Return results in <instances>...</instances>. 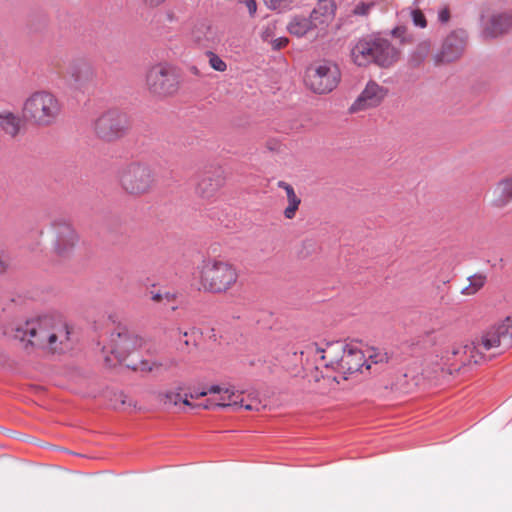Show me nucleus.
Returning a JSON list of instances; mask_svg holds the SVG:
<instances>
[{
    "mask_svg": "<svg viewBox=\"0 0 512 512\" xmlns=\"http://www.w3.org/2000/svg\"><path fill=\"white\" fill-rule=\"evenodd\" d=\"M71 328L56 315H39L27 319L14 328V338L26 345L48 353H61L71 344Z\"/></svg>",
    "mask_w": 512,
    "mask_h": 512,
    "instance_id": "nucleus-1",
    "label": "nucleus"
},
{
    "mask_svg": "<svg viewBox=\"0 0 512 512\" xmlns=\"http://www.w3.org/2000/svg\"><path fill=\"white\" fill-rule=\"evenodd\" d=\"M305 353L308 356H314L320 360V365L326 372H335L338 375L322 373L324 380L340 383L341 380H347L349 374H353L362 370L370 369V365L366 359V354L357 345L345 344L340 341L328 343L324 348L318 347L317 344L307 346Z\"/></svg>",
    "mask_w": 512,
    "mask_h": 512,
    "instance_id": "nucleus-2",
    "label": "nucleus"
},
{
    "mask_svg": "<svg viewBox=\"0 0 512 512\" xmlns=\"http://www.w3.org/2000/svg\"><path fill=\"white\" fill-rule=\"evenodd\" d=\"M512 345V314L489 327L479 339L465 345L454 346L450 355L469 353L463 361L478 364L484 360V352L493 348H508Z\"/></svg>",
    "mask_w": 512,
    "mask_h": 512,
    "instance_id": "nucleus-3",
    "label": "nucleus"
},
{
    "mask_svg": "<svg viewBox=\"0 0 512 512\" xmlns=\"http://www.w3.org/2000/svg\"><path fill=\"white\" fill-rule=\"evenodd\" d=\"M200 288L212 294H225L238 283L239 270L229 261L209 258L196 268Z\"/></svg>",
    "mask_w": 512,
    "mask_h": 512,
    "instance_id": "nucleus-4",
    "label": "nucleus"
},
{
    "mask_svg": "<svg viewBox=\"0 0 512 512\" xmlns=\"http://www.w3.org/2000/svg\"><path fill=\"white\" fill-rule=\"evenodd\" d=\"M62 112L58 97L48 90L30 93L21 107L22 118L37 128H48L57 123Z\"/></svg>",
    "mask_w": 512,
    "mask_h": 512,
    "instance_id": "nucleus-5",
    "label": "nucleus"
},
{
    "mask_svg": "<svg viewBox=\"0 0 512 512\" xmlns=\"http://www.w3.org/2000/svg\"><path fill=\"white\" fill-rule=\"evenodd\" d=\"M144 344V339L135 332L120 329L111 333L109 342L103 348L107 354L105 360L109 365L125 363L126 366L129 361H140L135 355Z\"/></svg>",
    "mask_w": 512,
    "mask_h": 512,
    "instance_id": "nucleus-6",
    "label": "nucleus"
},
{
    "mask_svg": "<svg viewBox=\"0 0 512 512\" xmlns=\"http://www.w3.org/2000/svg\"><path fill=\"white\" fill-rule=\"evenodd\" d=\"M117 180L122 190L131 196L146 195L155 185L153 170L142 162H131L120 167Z\"/></svg>",
    "mask_w": 512,
    "mask_h": 512,
    "instance_id": "nucleus-7",
    "label": "nucleus"
},
{
    "mask_svg": "<svg viewBox=\"0 0 512 512\" xmlns=\"http://www.w3.org/2000/svg\"><path fill=\"white\" fill-rule=\"evenodd\" d=\"M51 251L60 258L70 257L76 250L80 236L71 222L57 219L51 223Z\"/></svg>",
    "mask_w": 512,
    "mask_h": 512,
    "instance_id": "nucleus-8",
    "label": "nucleus"
},
{
    "mask_svg": "<svg viewBox=\"0 0 512 512\" xmlns=\"http://www.w3.org/2000/svg\"><path fill=\"white\" fill-rule=\"evenodd\" d=\"M338 66L330 61L311 65L305 76L306 85L315 93L325 94L334 90L340 81Z\"/></svg>",
    "mask_w": 512,
    "mask_h": 512,
    "instance_id": "nucleus-9",
    "label": "nucleus"
},
{
    "mask_svg": "<svg viewBox=\"0 0 512 512\" xmlns=\"http://www.w3.org/2000/svg\"><path fill=\"white\" fill-rule=\"evenodd\" d=\"M130 127L126 113L110 109L102 113L94 123L97 136L105 141H113L126 134Z\"/></svg>",
    "mask_w": 512,
    "mask_h": 512,
    "instance_id": "nucleus-10",
    "label": "nucleus"
},
{
    "mask_svg": "<svg viewBox=\"0 0 512 512\" xmlns=\"http://www.w3.org/2000/svg\"><path fill=\"white\" fill-rule=\"evenodd\" d=\"M146 85L149 91L158 96L175 94L180 85L175 70L167 64H157L151 67L146 75Z\"/></svg>",
    "mask_w": 512,
    "mask_h": 512,
    "instance_id": "nucleus-11",
    "label": "nucleus"
},
{
    "mask_svg": "<svg viewBox=\"0 0 512 512\" xmlns=\"http://www.w3.org/2000/svg\"><path fill=\"white\" fill-rule=\"evenodd\" d=\"M388 94V89L370 80L357 99L350 106L351 113L365 111L379 106Z\"/></svg>",
    "mask_w": 512,
    "mask_h": 512,
    "instance_id": "nucleus-12",
    "label": "nucleus"
},
{
    "mask_svg": "<svg viewBox=\"0 0 512 512\" xmlns=\"http://www.w3.org/2000/svg\"><path fill=\"white\" fill-rule=\"evenodd\" d=\"M95 77L93 67L83 60L73 61L68 68L67 81L75 90H87L93 85Z\"/></svg>",
    "mask_w": 512,
    "mask_h": 512,
    "instance_id": "nucleus-13",
    "label": "nucleus"
},
{
    "mask_svg": "<svg viewBox=\"0 0 512 512\" xmlns=\"http://www.w3.org/2000/svg\"><path fill=\"white\" fill-rule=\"evenodd\" d=\"M466 33L462 30L454 31L444 40L442 50L436 57L437 62H452L463 54L466 47Z\"/></svg>",
    "mask_w": 512,
    "mask_h": 512,
    "instance_id": "nucleus-14",
    "label": "nucleus"
},
{
    "mask_svg": "<svg viewBox=\"0 0 512 512\" xmlns=\"http://www.w3.org/2000/svg\"><path fill=\"white\" fill-rule=\"evenodd\" d=\"M512 203V173L500 178L489 192V205L494 210H503Z\"/></svg>",
    "mask_w": 512,
    "mask_h": 512,
    "instance_id": "nucleus-15",
    "label": "nucleus"
},
{
    "mask_svg": "<svg viewBox=\"0 0 512 512\" xmlns=\"http://www.w3.org/2000/svg\"><path fill=\"white\" fill-rule=\"evenodd\" d=\"M225 176L221 167H214L205 171L200 177L196 192L202 198H210L224 185Z\"/></svg>",
    "mask_w": 512,
    "mask_h": 512,
    "instance_id": "nucleus-16",
    "label": "nucleus"
},
{
    "mask_svg": "<svg viewBox=\"0 0 512 512\" xmlns=\"http://www.w3.org/2000/svg\"><path fill=\"white\" fill-rule=\"evenodd\" d=\"M512 27L510 13H493L483 23V34L488 38H495L507 33Z\"/></svg>",
    "mask_w": 512,
    "mask_h": 512,
    "instance_id": "nucleus-17",
    "label": "nucleus"
},
{
    "mask_svg": "<svg viewBox=\"0 0 512 512\" xmlns=\"http://www.w3.org/2000/svg\"><path fill=\"white\" fill-rule=\"evenodd\" d=\"M374 63L381 67H389L398 61L400 52L385 39H376Z\"/></svg>",
    "mask_w": 512,
    "mask_h": 512,
    "instance_id": "nucleus-18",
    "label": "nucleus"
},
{
    "mask_svg": "<svg viewBox=\"0 0 512 512\" xmlns=\"http://www.w3.org/2000/svg\"><path fill=\"white\" fill-rule=\"evenodd\" d=\"M178 366V361L175 358H161L159 360L151 361L141 359L140 361H129L128 368L140 372H157L162 370H170Z\"/></svg>",
    "mask_w": 512,
    "mask_h": 512,
    "instance_id": "nucleus-19",
    "label": "nucleus"
},
{
    "mask_svg": "<svg viewBox=\"0 0 512 512\" xmlns=\"http://www.w3.org/2000/svg\"><path fill=\"white\" fill-rule=\"evenodd\" d=\"M376 39L359 40L351 50L353 62L358 66H366L374 62V49L376 48Z\"/></svg>",
    "mask_w": 512,
    "mask_h": 512,
    "instance_id": "nucleus-20",
    "label": "nucleus"
},
{
    "mask_svg": "<svg viewBox=\"0 0 512 512\" xmlns=\"http://www.w3.org/2000/svg\"><path fill=\"white\" fill-rule=\"evenodd\" d=\"M21 117L11 110H0V131L10 138H16L22 129Z\"/></svg>",
    "mask_w": 512,
    "mask_h": 512,
    "instance_id": "nucleus-21",
    "label": "nucleus"
},
{
    "mask_svg": "<svg viewBox=\"0 0 512 512\" xmlns=\"http://www.w3.org/2000/svg\"><path fill=\"white\" fill-rule=\"evenodd\" d=\"M209 391L211 394L218 395L215 402L217 407H243L242 403L236 399L238 396L231 386L211 385Z\"/></svg>",
    "mask_w": 512,
    "mask_h": 512,
    "instance_id": "nucleus-22",
    "label": "nucleus"
},
{
    "mask_svg": "<svg viewBox=\"0 0 512 512\" xmlns=\"http://www.w3.org/2000/svg\"><path fill=\"white\" fill-rule=\"evenodd\" d=\"M336 6L334 1H324L318 3L311 13L314 27L325 26L330 23L335 15Z\"/></svg>",
    "mask_w": 512,
    "mask_h": 512,
    "instance_id": "nucleus-23",
    "label": "nucleus"
},
{
    "mask_svg": "<svg viewBox=\"0 0 512 512\" xmlns=\"http://www.w3.org/2000/svg\"><path fill=\"white\" fill-rule=\"evenodd\" d=\"M277 186L283 189L286 193L288 205L284 209L283 214L286 219L291 220L296 216V212L298 211L299 206L301 204V199L300 197L297 196L293 186L290 185L289 183L285 181H279L277 183Z\"/></svg>",
    "mask_w": 512,
    "mask_h": 512,
    "instance_id": "nucleus-24",
    "label": "nucleus"
},
{
    "mask_svg": "<svg viewBox=\"0 0 512 512\" xmlns=\"http://www.w3.org/2000/svg\"><path fill=\"white\" fill-rule=\"evenodd\" d=\"M183 391L184 387L178 384L163 391H159L156 397L163 406L167 408L176 407L181 403Z\"/></svg>",
    "mask_w": 512,
    "mask_h": 512,
    "instance_id": "nucleus-25",
    "label": "nucleus"
},
{
    "mask_svg": "<svg viewBox=\"0 0 512 512\" xmlns=\"http://www.w3.org/2000/svg\"><path fill=\"white\" fill-rule=\"evenodd\" d=\"M312 27H314V21H312L311 17L310 19L295 17L288 24L287 29L290 34L301 37L310 31Z\"/></svg>",
    "mask_w": 512,
    "mask_h": 512,
    "instance_id": "nucleus-26",
    "label": "nucleus"
},
{
    "mask_svg": "<svg viewBox=\"0 0 512 512\" xmlns=\"http://www.w3.org/2000/svg\"><path fill=\"white\" fill-rule=\"evenodd\" d=\"M468 282V285L462 288L461 293L464 295H474L484 286L486 276L475 274L468 278Z\"/></svg>",
    "mask_w": 512,
    "mask_h": 512,
    "instance_id": "nucleus-27",
    "label": "nucleus"
},
{
    "mask_svg": "<svg viewBox=\"0 0 512 512\" xmlns=\"http://www.w3.org/2000/svg\"><path fill=\"white\" fill-rule=\"evenodd\" d=\"M366 359L368 361V364L371 366V364H378V363H385L388 361L389 357L388 354L381 350H376L374 348H370L366 351Z\"/></svg>",
    "mask_w": 512,
    "mask_h": 512,
    "instance_id": "nucleus-28",
    "label": "nucleus"
},
{
    "mask_svg": "<svg viewBox=\"0 0 512 512\" xmlns=\"http://www.w3.org/2000/svg\"><path fill=\"white\" fill-rule=\"evenodd\" d=\"M374 2H358L351 9L350 15L356 17H366L370 13L371 9L374 7Z\"/></svg>",
    "mask_w": 512,
    "mask_h": 512,
    "instance_id": "nucleus-29",
    "label": "nucleus"
},
{
    "mask_svg": "<svg viewBox=\"0 0 512 512\" xmlns=\"http://www.w3.org/2000/svg\"><path fill=\"white\" fill-rule=\"evenodd\" d=\"M210 31V27L204 23H198L194 25L191 35L192 38L198 42L201 43L202 41L207 39V34Z\"/></svg>",
    "mask_w": 512,
    "mask_h": 512,
    "instance_id": "nucleus-30",
    "label": "nucleus"
},
{
    "mask_svg": "<svg viewBox=\"0 0 512 512\" xmlns=\"http://www.w3.org/2000/svg\"><path fill=\"white\" fill-rule=\"evenodd\" d=\"M209 65L212 69L218 72H224L227 69V64L215 53L208 52Z\"/></svg>",
    "mask_w": 512,
    "mask_h": 512,
    "instance_id": "nucleus-31",
    "label": "nucleus"
},
{
    "mask_svg": "<svg viewBox=\"0 0 512 512\" xmlns=\"http://www.w3.org/2000/svg\"><path fill=\"white\" fill-rule=\"evenodd\" d=\"M265 5L270 9H285L290 6L293 0H263Z\"/></svg>",
    "mask_w": 512,
    "mask_h": 512,
    "instance_id": "nucleus-32",
    "label": "nucleus"
},
{
    "mask_svg": "<svg viewBox=\"0 0 512 512\" xmlns=\"http://www.w3.org/2000/svg\"><path fill=\"white\" fill-rule=\"evenodd\" d=\"M314 361L316 362V366H315V372L311 374V378H309V381H312V379L315 381V382H319L320 379H324L321 375H322V371H323V374L326 375V373L330 374L329 372H326V370L320 365V360L315 358L314 356H312Z\"/></svg>",
    "mask_w": 512,
    "mask_h": 512,
    "instance_id": "nucleus-33",
    "label": "nucleus"
},
{
    "mask_svg": "<svg viewBox=\"0 0 512 512\" xmlns=\"http://www.w3.org/2000/svg\"><path fill=\"white\" fill-rule=\"evenodd\" d=\"M151 299L154 301V302H166V303H170V302H173L174 300V297L173 295L169 294V293H160V292H152V296H151Z\"/></svg>",
    "mask_w": 512,
    "mask_h": 512,
    "instance_id": "nucleus-34",
    "label": "nucleus"
},
{
    "mask_svg": "<svg viewBox=\"0 0 512 512\" xmlns=\"http://www.w3.org/2000/svg\"><path fill=\"white\" fill-rule=\"evenodd\" d=\"M412 19L416 26L424 28L427 25L425 16L420 10L412 11Z\"/></svg>",
    "mask_w": 512,
    "mask_h": 512,
    "instance_id": "nucleus-35",
    "label": "nucleus"
},
{
    "mask_svg": "<svg viewBox=\"0 0 512 512\" xmlns=\"http://www.w3.org/2000/svg\"><path fill=\"white\" fill-rule=\"evenodd\" d=\"M469 353H463V352H459L457 353V355H451V357H447L448 360H451L452 358H455L456 362L453 363L454 366H456L457 368H460L461 366H465V365H469V364H472L473 362H465L463 361L464 357H467Z\"/></svg>",
    "mask_w": 512,
    "mask_h": 512,
    "instance_id": "nucleus-36",
    "label": "nucleus"
},
{
    "mask_svg": "<svg viewBox=\"0 0 512 512\" xmlns=\"http://www.w3.org/2000/svg\"><path fill=\"white\" fill-rule=\"evenodd\" d=\"M289 40L286 37H279L272 43L274 49H282L287 46Z\"/></svg>",
    "mask_w": 512,
    "mask_h": 512,
    "instance_id": "nucleus-37",
    "label": "nucleus"
},
{
    "mask_svg": "<svg viewBox=\"0 0 512 512\" xmlns=\"http://www.w3.org/2000/svg\"><path fill=\"white\" fill-rule=\"evenodd\" d=\"M438 18L441 22L446 23L450 19V11L448 8H443L439 11Z\"/></svg>",
    "mask_w": 512,
    "mask_h": 512,
    "instance_id": "nucleus-38",
    "label": "nucleus"
},
{
    "mask_svg": "<svg viewBox=\"0 0 512 512\" xmlns=\"http://www.w3.org/2000/svg\"><path fill=\"white\" fill-rule=\"evenodd\" d=\"M245 5L250 13L253 16L257 10V3L255 0H245Z\"/></svg>",
    "mask_w": 512,
    "mask_h": 512,
    "instance_id": "nucleus-39",
    "label": "nucleus"
},
{
    "mask_svg": "<svg viewBox=\"0 0 512 512\" xmlns=\"http://www.w3.org/2000/svg\"><path fill=\"white\" fill-rule=\"evenodd\" d=\"M9 266V259L4 255H0V275L5 273Z\"/></svg>",
    "mask_w": 512,
    "mask_h": 512,
    "instance_id": "nucleus-40",
    "label": "nucleus"
},
{
    "mask_svg": "<svg viewBox=\"0 0 512 512\" xmlns=\"http://www.w3.org/2000/svg\"><path fill=\"white\" fill-rule=\"evenodd\" d=\"M166 0H142L145 6L156 8L165 3Z\"/></svg>",
    "mask_w": 512,
    "mask_h": 512,
    "instance_id": "nucleus-41",
    "label": "nucleus"
},
{
    "mask_svg": "<svg viewBox=\"0 0 512 512\" xmlns=\"http://www.w3.org/2000/svg\"><path fill=\"white\" fill-rule=\"evenodd\" d=\"M209 394H211V392L209 391V387H208L207 389H203L199 392L189 393V396L191 399H199V398L207 396Z\"/></svg>",
    "mask_w": 512,
    "mask_h": 512,
    "instance_id": "nucleus-42",
    "label": "nucleus"
},
{
    "mask_svg": "<svg viewBox=\"0 0 512 512\" xmlns=\"http://www.w3.org/2000/svg\"><path fill=\"white\" fill-rule=\"evenodd\" d=\"M419 51V61H421L424 57L427 56L429 52V45L427 43H423L418 48Z\"/></svg>",
    "mask_w": 512,
    "mask_h": 512,
    "instance_id": "nucleus-43",
    "label": "nucleus"
},
{
    "mask_svg": "<svg viewBox=\"0 0 512 512\" xmlns=\"http://www.w3.org/2000/svg\"><path fill=\"white\" fill-rule=\"evenodd\" d=\"M189 398H190L189 393L183 391L182 400H181L180 404H183L184 406H188L191 408L197 407V405H194L189 401Z\"/></svg>",
    "mask_w": 512,
    "mask_h": 512,
    "instance_id": "nucleus-44",
    "label": "nucleus"
},
{
    "mask_svg": "<svg viewBox=\"0 0 512 512\" xmlns=\"http://www.w3.org/2000/svg\"><path fill=\"white\" fill-rule=\"evenodd\" d=\"M215 402H217L216 398H209L206 400L204 404H201V407H203L204 409H212L214 407H217L215 405ZM197 407H200V405H197Z\"/></svg>",
    "mask_w": 512,
    "mask_h": 512,
    "instance_id": "nucleus-45",
    "label": "nucleus"
},
{
    "mask_svg": "<svg viewBox=\"0 0 512 512\" xmlns=\"http://www.w3.org/2000/svg\"><path fill=\"white\" fill-rule=\"evenodd\" d=\"M244 407H245L246 410H251L252 409L251 405H245Z\"/></svg>",
    "mask_w": 512,
    "mask_h": 512,
    "instance_id": "nucleus-46",
    "label": "nucleus"
},
{
    "mask_svg": "<svg viewBox=\"0 0 512 512\" xmlns=\"http://www.w3.org/2000/svg\"><path fill=\"white\" fill-rule=\"evenodd\" d=\"M184 343H185L186 345H188V344H189L188 339H185V340H184Z\"/></svg>",
    "mask_w": 512,
    "mask_h": 512,
    "instance_id": "nucleus-47",
    "label": "nucleus"
},
{
    "mask_svg": "<svg viewBox=\"0 0 512 512\" xmlns=\"http://www.w3.org/2000/svg\"><path fill=\"white\" fill-rule=\"evenodd\" d=\"M183 336H184V337H187V336H188V333H187V332H184V333H183Z\"/></svg>",
    "mask_w": 512,
    "mask_h": 512,
    "instance_id": "nucleus-48",
    "label": "nucleus"
}]
</instances>
